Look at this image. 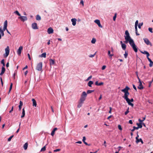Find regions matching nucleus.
Wrapping results in <instances>:
<instances>
[{
	"label": "nucleus",
	"instance_id": "nucleus-1",
	"mask_svg": "<svg viewBox=\"0 0 153 153\" xmlns=\"http://www.w3.org/2000/svg\"><path fill=\"white\" fill-rule=\"evenodd\" d=\"M125 41L124 42L126 43H127L132 40L133 39L131 38L130 36L129 33L127 30H126L125 32V36H124Z\"/></svg>",
	"mask_w": 153,
	"mask_h": 153
},
{
	"label": "nucleus",
	"instance_id": "nucleus-2",
	"mask_svg": "<svg viewBox=\"0 0 153 153\" xmlns=\"http://www.w3.org/2000/svg\"><path fill=\"white\" fill-rule=\"evenodd\" d=\"M129 95V93L128 92L125 93L124 94V96L123 97L125 99L128 104L129 105H131L133 107L134 105V104L130 102V99H129L128 98V96Z\"/></svg>",
	"mask_w": 153,
	"mask_h": 153
},
{
	"label": "nucleus",
	"instance_id": "nucleus-3",
	"mask_svg": "<svg viewBox=\"0 0 153 153\" xmlns=\"http://www.w3.org/2000/svg\"><path fill=\"white\" fill-rule=\"evenodd\" d=\"M129 43L134 52L137 53L138 51V48L135 45L134 40L130 41Z\"/></svg>",
	"mask_w": 153,
	"mask_h": 153
},
{
	"label": "nucleus",
	"instance_id": "nucleus-4",
	"mask_svg": "<svg viewBox=\"0 0 153 153\" xmlns=\"http://www.w3.org/2000/svg\"><path fill=\"white\" fill-rule=\"evenodd\" d=\"M7 20H5L4 22V27H3V29H2L3 30V32H4V31L5 30H6L7 33L8 34H10V35H11L9 31L7 29Z\"/></svg>",
	"mask_w": 153,
	"mask_h": 153
},
{
	"label": "nucleus",
	"instance_id": "nucleus-5",
	"mask_svg": "<svg viewBox=\"0 0 153 153\" xmlns=\"http://www.w3.org/2000/svg\"><path fill=\"white\" fill-rule=\"evenodd\" d=\"M87 96V94L85 91H83L81 95V97L79 100L84 101L85 100Z\"/></svg>",
	"mask_w": 153,
	"mask_h": 153
},
{
	"label": "nucleus",
	"instance_id": "nucleus-6",
	"mask_svg": "<svg viewBox=\"0 0 153 153\" xmlns=\"http://www.w3.org/2000/svg\"><path fill=\"white\" fill-rule=\"evenodd\" d=\"M42 62H40L37 64L36 67V69L39 71L42 70Z\"/></svg>",
	"mask_w": 153,
	"mask_h": 153
},
{
	"label": "nucleus",
	"instance_id": "nucleus-7",
	"mask_svg": "<svg viewBox=\"0 0 153 153\" xmlns=\"http://www.w3.org/2000/svg\"><path fill=\"white\" fill-rule=\"evenodd\" d=\"M5 53L4 54V57H7L9 55L10 52V48L8 46H7L5 49Z\"/></svg>",
	"mask_w": 153,
	"mask_h": 153
},
{
	"label": "nucleus",
	"instance_id": "nucleus-8",
	"mask_svg": "<svg viewBox=\"0 0 153 153\" xmlns=\"http://www.w3.org/2000/svg\"><path fill=\"white\" fill-rule=\"evenodd\" d=\"M145 43L147 45H150L151 46H152L151 43L150 42L149 40L147 38H145L143 39Z\"/></svg>",
	"mask_w": 153,
	"mask_h": 153
},
{
	"label": "nucleus",
	"instance_id": "nucleus-9",
	"mask_svg": "<svg viewBox=\"0 0 153 153\" xmlns=\"http://www.w3.org/2000/svg\"><path fill=\"white\" fill-rule=\"evenodd\" d=\"M138 79L139 80V85L138 87L137 88L138 89H142L143 88V86L142 85V82H141L140 79L139 77H138Z\"/></svg>",
	"mask_w": 153,
	"mask_h": 153
},
{
	"label": "nucleus",
	"instance_id": "nucleus-10",
	"mask_svg": "<svg viewBox=\"0 0 153 153\" xmlns=\"http://www.w3.org/2000/svg\"><path fill=\"white\" fill-rule=\"evenodd\" d=\"M22 49L23 47L21 46L19 48L18 50L17 51V53L19 55H21L22 51Z\"/></svg>",
	"mask_w": 153,
	"mask_h": 153
},
{
	"label": "nucleus",
	"instance_id": "nucleus-11",
	"mask_svg": "<svg viewBox=\"0 0 153 153\" xmlns=\"http://www.w3.org/2000/svg\"><path fill=\"white\" fill-rule=\"evenodd\" d=\"M19 19H20V20L24 22L25 21H26L27 20V18L26 16H21L19 17Z\"/></svg>",
	"mask_w": 153,
	"mask_h": 153
},
{
	"label": "nucleus",
	"instance_id": "nucleus-12",
	"mask_svg": "<svg viewBox=\"0 0 153 153\" xmlns=\"http://www.w3.org/2000/svg\"><path fill=\"white\" fill-rule=\"evenodd\" d=\"M84 102V101L79 100L77 105V107L78 108H80L82 106Z\"/></svg>",
	"mask_w": 153,
	"mask_h": 153
},
{
	"label": "nucleus",
	"instance_id": "nucleus-13",
	"mask_svg": "<svg viewBox=\"0 0 153 153\" xmlns=\"http://www.w3.org/2000/svg\"><path fill=\"white\" fill-rule=\"evenodd\" d=\"M129 89V88L128 86H126L124 89H122L121 91L124 92L125 94L128 92V90Z\"/></svg>",
	"mask_w": 153,
	"mask_h": 153
},
{
	"label": "nucleus",
	"instance_id": "nucleus-14",
	"mask_svg": "<svg viewBox=\"0 0 153 153\" xmlns=\"http://www.w3.org/2000/svg\"><path fill=\"white\" fill-rule=\"evenodd\" d=\"M4 36V32H3L2 27H0V39H1L2 36Z\"/></svg>",
	"mask_w": 153,
	"mask_h": 153
},
{
	"label": "nucleus",
	"instance_id": "nucleus-15",
	"mask_svg": "<svg viewBox=\"0 0 153 153\" xmlns=\"http://www.w3.org/2000/svg\"><path fill=\"white\" fill-rule=\"evenodd\" d=\"M32 27L33 29H38L37 24L36 23H33L32 24Z\"/></svg>",
	"mask_w": 153,
	"mask_h": 153
},
{
	"label": "nucleus",
	"instance_id": "nucleus-16",
	"mask_svg": "<svg viewBox=\"0 0 153 153\" xmlns=\"http://www.w3.org/2000/svg\"><path fill=\"white\" fill-rule=\"evenodd\" d=\"M47 32L49 34L52 33L53 32V29L52 27H50L48 29Z\"/></svg>",
	"mask_w": 153,
	"mask_h": 153
},
{
	"label": "nucleus",
	"instance_id": "nucleus-17",
	"mask_svg": "<svg viewBox=\"0 0 153 153\" xmlns=\"http://www.w3.org/2000/svg\"><path fill=\"white\" fill-rule=\"evenodd\" d=\"M77 20L75 18L71 19V21L72 22V24L73 26H75L76 25Z\"/></svg>",
	"mask_w": 153,
	"mask_h": 153
},
{
	"label": "nucleus",
	"instance_id": "nucleus-18",
	"mask_svg": "<svg viewBox=\"0 0 153 153\" xmlns=\"http://www.w3.org/2000/svg\"><path fill=\"white\" fill-rule=\"evenodd\" d=\"M141 53L143 54H146V55L147 58L148 57H149V56L150 54L147 51H141Z\"/></svg>",
	"mask_w": 153,
	"mask_h": 153
},
{
	"label": "nucleus",
	"instance_id": "nucleus-19",
	"mask_svg": "<svg viewBox=\"0 0 153 153\" xmlns=\"http://www.w3.org/2000/svg\"><path fill=\"white\" fill-rule=\"evenodd\" d=\"M147 58L150 62V64H149V67H152L153 65V62L152 61L151 59L149 58V57H148Z\"/></svg>",
	"mask_w": 153,
	"mask_h": 153
},
{
	"label": "nucleus",
	"instance_id": "nucleus-20",
	"mask_svg": "<svg viewBox=\"0 0 153 153\" xmlns=\"http://www.w3.org/2000/svg\"><path fill=\"white\" fill-rule=\"evenodd\" d=\"M50 65H52L54 64L55 62L53 59H49Z\"/></svg>",
	"mask_w": 153,
	"mask_h": 153
},
{
	"label": "nucleus",
	"instance_id": "nucleus-21",
	"mask_svg": "<svg viewBox=\"0 0 153 153\" xmlns=\"http://www.w3.org/2000/svg\"><path fill=\"white\" fill-rule=\"evenodd\" d=\"M32 100L33 102V105L36 107L37 105L36 102L34 99H32Z\"/></svg>",
	"mask_w": 153,
	"mask_h": 153
},
{
	"label": "nucleus",
	"instance_id": "nucleus-22",
	"mask_svg": "<svg viewBox=\"0 0 153 153\" xmlns=\"http://www.w3.org/2000/svg\"><path fill=\"white\" fill-rule=\"evenodd\" d=\"M5 71V68L4 67H2L1 68V71L0 74L1 76L4 73Z\"/></svg>",
	"mask_w": 153,
	"mask_h": 153
},
{
	"label": "nucleus",
	"instance_id": "nucleus-23",
	"mask_svg": "<svg viewBox=\"0 0 153 153\" xmlns=\"http://www.w3.org/2000/svg\"><path fill=\"white\" fill-rule=\"evenodd\" d=\"M57 128H54L53 129V131H52V132L51 133V135L53 136L54 135V134L55 132V131L57 130Z\"/></svg>",
	"mask_w": 153,
	"mask_h": 153
},
{
	"label": "nucleus",
	"instance_id": "nucleus-24",
	"mask_svg": "<svg viewBox=\"0 0 153 153\" xmlns=\"http://www.w3.org/2000/svg\"><path fill=\"white\" fill-rule=\"evenodd\" d=\"M103 84V82H100V83H98V81H97L95 82V85H96L97 86H100L102 85Z\"/></svg>",
	"mask_w": 153,
	"mask_h": 153
},
{
	"label": "nucleus",
	"instance_id": "nucleus-25",
	"mask_svg": "<svg viewBox=\"0 0 153 153\" xmlns=\"http://www.w3.org/2000/svg\"><path fill=\"white\" fill-rule=\"evenodd\" d=\"M23 105V103L20 101L19 102V110L20 111L21 110L22 106Z\"/></svg>",
	"mask_w": 153,
	"mask_h": 153
},
{
	"label": "nucleus",
	"instance_id": "nucleus-26",
	"mask_svg": "<svg viewBox=\"0 0 153 153\" xmlns=\"http://www.w3.org/2000/svg\"><path fill=\"white\" fill-rule=\"evenodd\" d=\"M46 53H43L41 55H39V57L45 58L46 57Z\"/></svg>",
	"mask_w": 153,
	"mask_h": 153
},
{
	"label": "nucleus",
	"instance_id": "nucleus-27",
	"mask_svg": "<svg viewBox=\"0 0 153 153\" xmlns=\"http://www.w3.org/2000/svg\"><path fill=\"white\" fill-rule=\"evenodd\" d=\"M136 142L137 143H138L140 142L142 144H143V141L141 138H140L139 139H138L136 140Z\"/></svg>",
	"mask_w": 153,
	"mask_h": 153
},
{
	"label": "nucleus",
	"instance_id": "nucleus-28",
	"mask_svg": "<svg viewBox=\"0 0 153 153\" xmlns=\"http://www.w3.org/2000/svg\"><path fill=\"white\" fill-rule=\"evenodd\" d=\"M86 140L85 137L84 136L83 137L82 141L85 144L88 146H90V144H88L85 141V140Z\"/></svg>",
	"mask_w": 153,
	"mask_h": 153
},
{
	"label": "nucleus",
	"instance_id": "nucleus-29",
	"mask_svg": "<svg viewBox=\"0 0 153 153\" xmlns=\"http://www.w3.org/2000/svg\"><path fill=\"white\" fill-rule=\"evenodd\" d=\"M137 128L138 129L139 128H141L142 127V123H137Z\"/></svg>",
	"mask_w": 153,
	"mask_h": 153
},
{
	"label": "nucleus",
	"instance_id": "nucleus-30",
	"mask_svg": "<svg viewBox=\"0 0 153 153\" xmlns=\"http://www.w3.org/2000/svg\"><path fill=\"white\" fill-rule=\"evenodd\" d=\"M93 84V82L91 81H90L88 83V85L90 87H91V85Z\"/></svg>",
	"mask_w": 153,
	"mask_h": 153
},
{
	"label": "nucleus",
	"instance_id": "nucleus-31",
	"mask_svg": "<svg viewBox=\"0 0 153 153\" xmlns=\"http://www.w3.org/2000/svg\"><path fill=\"white\" fill-rule=\"evenodd\" d=\"M28 147V143H25L24 145L23 148L25 150H26Z\"/></svg>",
	"mask_w": 153,
	"mask_h": 153
},
{
	"label": "nucleus",
	"instance_id": "nucleus-32",
	"mask_svg": "<svg viewBox=\"0 0 153 153\" xmlns=\"http://www.w3.org/2000/svg\"><path fill=\"white\" fill-rule=\"evenodd\" d=\"M121 47L124 50H126V45L125 44H122V45H121Z\"/></svg>",
	"mask_w": 153,
	"mask_h": 153
},
{
	"label": "nucleus",
	"instance_id": "nucleus-33",
	"mask_svg": "<svg viewBox=\"0 0 153 153\" xmlns=\"http://www.w3.org/2000/svg\"><path fill=\"white\" fill-rule=\"evenodd\" d=\"M36 19L37 20H38V21L40 20L41 19V17L39 15H37L36 16Z\"/></svg>",
	"mask_w": 153,
	"mask_h": 153
},
{
	"label": "nucleus",
	"instance_id": "nucleus-34",
	"mask_svg": "<svg viewBox=\"0 0 153 153\" xmlns=\"http://www.w3.org/2000/svg\"><path fill=\"white\" fill-rule=\"evenodd\" d=\"M25 110H24V108H23L22 109V115L21 116V118L24 117H25Z\"/></svg>",
	"mask_w": 153,
	"mask_h": 153
},
{
	"label": "nucleus",
	"instance_id": "nucleus-35",
	"mask_svg": "<svg viewBox=\"0 0 153 153\" xmlns=\"http://www.w3.org/2000/svg\"><path fill=\"white\" fill-rule=\"evenodd\" d=\"M47 145V144H46L45 146H44L43 147H42L41 150L40 152H44L46 150V146Z\"/></svg>",
	"mask_w": 153,
	"mask_h": 153
},
{
	"label": "nucleus",
	"instance_id": "nucleus-36",
	"mask_svg": "<svg viewBox=\"0 0 153 153\" xmlns=\"http://www.w3.org/2000/svg\"><path fill=\"white\" fill-rule=\"evenodd\" d=\"M94 90H88L87 91V93L88 94H89L90 93H91L93 92H94Z\"/></svg>",
	"mask_w": 153,
	"mask_h": 153
},
{
	"label": "nucleus",
	"instance_id": "nucleus-37",
	"mask_svg": "<svg viewBox=\"0 0 153 153\" xmlns=\"http://www.w3.org/2000/svg\"><path fill=\"white\" fill-rule=\"evenodd\" d=\"M96 42V39L94 38H93L91 41V42L92 44H94Z\"/></svg>",
	"mask_w": 153,
	"mask_h": 153
},
{
	"label": "nucleus",
	"instance_id": "nucleus-38",
	"mask_svg": "<svg viewBox=\"0 0 153 153\" xmlns=\"http://www.w3.org/2000/svg\"><path fill=\"white\" fill-rule=\"evenodd\" d=\"M108 55L109 56L111 57L113 56V54H110V51H108Z\"/></svg>",
	"mask_w": 153,
	"mask_h": 153
},
{
	"label": "nucleus",
	"instance_id": "nucleus-39",
	"mask_svg": "<svg viewBox=\"0 0 153 153\" xmlns=\"http://www.w3.org/2000/svg\"><path fill=\"white\" fill-rule=\"evenodd\" d=\"M94 22L97 25L100 22V21L98 19H96L94 21Z\"/></svg>",
	"mask_w": 153,
	"mask_h": 153
},
{
	"label": "nucleus",
	"instance_id": "nucleus-40",
	"mask_svg": "<svg viewBox=\"0 0 153 153\" xmlns=\"http://www.w3.org/2000/svg\"><path fill=\"white\" fill-rule=\"evenodd\" d=\"M4 62V59H2L1 61V63L3 64V67H4V66H5V65Z\"/></svg>",
	"mask_w": 153,
	"mask_h": 153
},
{
	"label": "nucleus",
	"instance_id": "nucleus-41",
	"mask_svg": "<svg viewBox=\"0 0 153 153\" xmlns=\"http://www.w3.org/2000/svg\"><path fill=\"white\" fill-rule=\"evenodd\" d=\"M128 55V53L127 52H126V51H125V53L124 54V57L125 58H126L127 57Z\"/></svg>",
	"mask_w": 153,
	"mask_h": 153
},
{
	"label": "nucleus",
	"instance_id": "nucleus-42",
	"mask_svg": "<svg viewBox=\"0 0 153 153\" xmlns=\"http://www.w3.org/2000/svg\"><path fill=\"white\" fill-rule=\"evenodd\" d=\"M143 25V23H140L139 25H138V27L140 29L141 28V27Z\"/></svg>",
	"mask_w": 153,
	"mask_h": 153
},
{
	"label": "nucleus",
	"instance_id": "nucleus-43",
	"mask_svg": "<svg viewBox=\"0 0 153 153\" xmlns=\"http://www.w3.org/2000/svg\"><path fill=\"white\" fill-rule=\"evenodd\" d=\"M129 108H128L127 110L125 112V114L126 115H127L129 112Z\"/></svg>",
	"mask_w": 153,
	"mask_h": 153
},
{
	"label": "nucleus",
	"instance_id": "nucleus-44",
	"mask_svg": "<svg viewBox=\"0 0 153 153\" xmlns=\"http://www.w3.org/2000/svg\"><path fill=\"white\" fill-rule=\"evenodd\" d=\"M138 129V128H137V127L134 126L133 129L132 130H131V131H134L135 129Z\"/></svg>",
	"mask_w": 153,
	"mask_h": 153
},
{
	"label": "nucleus",
	"instance_id": "nucleus-45",
	"mask_svg": "<svg viewBox=\"0 0 153 153\" xmlns=\"http://www.w3.org/2000/svg\"><path fill=\"white\" fill-rule=\"evenodd\" d=\"M13 137V135H12L8 139V140H7L8 141H10L12 138V137Z\"/></svg>",
	"mask_w": 153,
	"mask_h": 153
},
{
	"label": "nucleus",
	"instance_id": "nucleus-46",
	"mask_svg": "<svg viewBox=\"0 0 153 153\" xmlns=\"http://www.w3.org/2000/svg\"><path fill=\"white\" fill-rule=\"evenodd\" d=\"M15 13L17 15L20 16L21 15L18 11H16L15 12Z\"/></svg>",
	"mask_w": 153,
	"mask_h": 153
},
{
	"label": "nucleus",
	"instance_id": "nucleus-47",
	"mask_svg": "<svg viewBox=\"0 0 153 153\" xmlns=\"http://www.w3.org/2000/svg\"><path fill=\"white\" fill-rule=\"evenodd\" d=\"M96 53H95L94 54H91L89 56V57H90L92 58L94 57Z\"/></svg>",
	"mask_w": 153,
	"mask_h": 153
},
{
	"label": "nucleus",
	"instance_id": "nucleus-48",
	"mask_svg": "<svg viewBox=\"0 0 153 153\" xmlns=\"http://www.w3.org/2000/svg\"><path fill=\"white\" fill-rule=\"evenodd\" d=\"M92 76H89V77H88V78L86 79V81H88V80H90L92 78Z\"/></svg>",
	"mask_w": 153,
	"mask_h": 153
},
{
	"label": "nucleus",
	"instance_id": "nucleus-49",
	"mask_svg": "<svg viewBox=\"0 0 153 153\" xmlns=\"http://www.w3.org/2000/svg\"><path fill=\"white\" fill-rule=\"evenodd\" d=\"M148 30L151 33H153L152 28L149 27V28Z\"/></svg>",
	"mask_w": 153,
	"mask_h": 153
},
{
	"label": "nucleus",
	"instance_id": "nucleus-50",
	"mask_svg": "<svg viewBox=\"0 0 153 153\" xmlns=\"http://www.w3.org/2000/svg\"><path fill=\"white\" fill-rule=\"evenodd\" d=\"M116 17V14H115V15L114 16L113 18V19L114 21H115V20Z\"/></svg>",
	"mask_w": 153,
	"mask_h": 153
},
{
	"label": "nucleus",
	"instance_id": "nucleus-51",
	"mask_svg": "<svg viewBox=\"0 0 153 153\" xmlns=\"http://www.w3.org/2000/svg\"><path fill=\"white\" fill-rule=\"evenodd\" d=\"M118 128L120 130H122V128L121 127V126L120 125H119L118 126Z\"/></svg>",
	"mask_w": 153,
	"mask_h": 153
},
{
	"label": "nucleus",
	"instance_id": "nucleus-52",
	"mask_svg": "<svg viewBox=\"0 0 153 153\" xmlns=\"http://www.w3.org/2000/svg\"><path fill=\"white\" fill-rule=\"evenodd\" d=\"M0 80H1V81L2 86H3V84L2 79V78L1 77H0Z\"/></svg>",
	"mask_w": 153,
	"mask_h": 153
},
{
	"label": "nucleus",
	"instance_id": "nucleus-53",
	"mask_svg": "<svg viewBox=\"0 0 153 153\" xmlns=\"http://www.w3.org/2000/svg\"><path fill=\"white\" fill-rule=\"evenodd\" d=\"M97 25H98V26L102 28V26L100 24V22Z\"/></svg>",
	"mask_w": 153,
	"mask_h": 153
},
{
	"label": "nucleus",
	"instance_id": "nucleus-54",
	"mask_svg": "<svg viewBox=\"0 0 153 153\" xmlns=\"http://www.w3.org/2000/svg\"><path fill=\"white\" fill-rule=\"evenodd\" d=\"M27 56H28V58H29V59L30 60H31V58L30 57V55L29 53H27Z\"/></svg>",
	"mask_w": 153,
	"mask_h": 153
},
{
	"label": "nucleus",
	"instance_id": "nucleus-55",
	"mask_svg": "<svg viewBox=\"0 0 153 153\" xmlns=\"http://www.w3.org/2000/svg\"><path fill=\"white\" fill-rule=\"evenodd\" d=\"M133 87L134 89L136 90V91H137V88L135 86V85L133 84Z\"/></svg>",
	"mask_w": 153,
	"mask_h": 153
},
{
	"label": "nucleus",
	"instance_id": "nucleus-56",
	"mask_svg": "<svg viewBox=\"0 0 153 153\" xmlns=\"http://www.w3.org/2000/svg\"><path fill=\"white\" fill-rule=\"evenodd\" d=\"M61 149H57L56 150H54V152H57L58 151H60Z\"/></svg>",
	"mask_w": 153,
	"mask_h": 153
},
{
	"label": "nucleus",
	"instance_id": "nucleus-57",
	"mask_svg": "<svg viewBox=\"0 0 153 153\" xmlns=\"http://www.w3.org/2000/svg\"><path fill=\"white\" fill-rule=\"evenodd\" d=\"M106 67V66L105 65H103L102 66V70H104Z\"/></svg>",
	"mask_w": 153,
	"mask_h": 153
},
{
	"label": "nucleus",
	"instance_id": "nucleus-58",
	"mask_svg": "<svg viewBox=\"0 0 153 153\" xmlns=\"http://www.w3.org/2000/svg\"><path fill=\"white\" fill-rule=\"evenodd\" d=\"M13 107L12 106L11 110L9 111V113H11L12 111H13Z\"/></svg>",
	"mask_w": 153,
	"mask_h": 153
},
{
	"label": "nucleus",
	"instance_id": "nucleus-59",
	"mask_svg": "<svg viewBox=\"0 0 153 153\" xmlns=\"http://www.w3.org/2000/svg\"><path fill=\"white\" fill-rule=\"evenodd\" d=\"M153 81V79H152V81L149 82V87H150L151 86V85L152 82Z\"/></svg>",
	"mask_w": 153,
	"mask_h": 153
},
{
	"label": "nucleus",
	"instance_id": "nucleus-60",
	"mask_svg": "<svg viewBox=\"0 0 153 153\" xmlns=\"http://www.w3.org/2000/svg\"><path fill=\"white\" fill-rule=\"evenodd\" d=\"M138 20H137L135 22V25H138Z\"/></svg>",
	"mask_w": 153,
	"mask_h": 153
},
{
	"label": "nucleus",
	"instance_id": "nucleus-61",
	"mask_svg": "<svg viewBox=\"0 0 153 153\" xmlns=\"http://www.w3.org/2000/svg\"><path fill=\"white\" fill-rule=\"evenodd\" d=\"M109 109H110V110L109 111V113L111 114V110H112V108L111 107H110L109 108Z\"/></svg>",
	"mask_w": 153,
	"mask_h": 153
},
{
	"label": "nucleus",
	"instance_id": "nucleus-62",
	"mask_svg": "<svg viewBox=\"0 0 153 153\" xmlns=\"http://www.w3.org/2000/svg\"><path fill=\"white\" fill-rule=\"evenodd\" d=\"M137 25H135V32H137Z\"/></svg>",
	"mask_w": 153,
	"mask_h": 153
},
{
	"label": "nucleus",
	"instance_id": "nucleus-63",
	"mask_svg": "<svg viewBox=\"0 0 153 153\" xmlns=\"http://www.w3.org/2000/svg\"><path fill=\"white\" fill-rule=\"evenodd\" d=\"M12 86H13V83H11L10 84V89H12Z\"/></svg>",
	"mask_w": 153,
	"mask_h": 153
},
{
	"label": "nucleus",
	"instance_id": "nucleus-64",
	"mask_svg": "<svg viewBox=\"0 0 153 153\" xmlns=\"http://www.w3.org/2000/svg\"><path fill=\"white\" fill-rule=\"evenodd\" d=\"M80 3L81 4H82L83 5H84V2H83V0H81Z\"/></svg>",
	"mask_w": 153,
	"mask_h": 153
}]
</instances>
